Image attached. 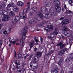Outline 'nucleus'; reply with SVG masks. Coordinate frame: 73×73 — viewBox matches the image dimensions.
Returning a JSON list of instances; mask_svg holds the SVG:
<instances>
[{"label": "nucleus", "mask_w": 73, "mask_h": 73, "mask_svg": "<svg viewBox=\"0 0 73 73\" xmlns=\"http://www.w3.org/2000/svg\"><path fill=\"white\" fill-rule=\"evenodd\" d=\"M53 11V12H52V11H48V12L50 13V14H46L44 16H43L42 13L40 12H39L38 13H36V14L37 16V17H40V18H41V19L44 18V17L45 18V19H50V18L52 17V15L54 16H55L57 15V13L56 12H55L54 11V9Z\"/></svg>", "instance_id": "nucleus-1"}, {"label": "nucleus", "mask_w": 73, "mask_h": 73, "mask_svg": "<svg viewBox=\"0 0 73 73\" xmlns=\"http://www.w3.org/2000/svg\"><path fill=\"white\" fill-rule=\"evenodd\" d=\"M65 34L68 37H70L71 38H73V33L72 31L68 29L67 27L64 26V27Z\"/></svg>", "instance_id": "nucleus-2"}, {"label": "nucleus", "mask_w": 73, "mask_h": 73, "mask_svg": "<svg viewBox=\"0 0 73 73\" xmlns=\"http://www.w3.org/2000/svg\"><path fill=\"white\" fill-rule=\"evenodd\" d=\"M28 10L24 9L23 10V13H19V16L21 19H24L25 18H27V14L28 13Z\"/></svg>", "instance_id": "nucleus-3"}, {"label": "nucleus", "mask_w": 73, "mask_h": 73, "mask_svg": "<svg viewBox=\"0 0 73 73\" xmlns=\"http://www.w3.org/2000/svg\"><path fill=\"white\" fill-rule=\"evenodd\" d=\"M39 10L41 12H45V11H49L50 12H53V10H54V8L53 7H51L50 8V9H48L46 8V7H42Z\"/></svg>", "instance_id": "nucleus-4"}, {"label": "nucleus", "mask_w": 73, "mask_h": 73, "mask_svg": "<svg viewBox=\"0 0 73 73\" xmlns=\"http://www.w3.org/2000/svg\"><path fill=\"white\" fill-rule=\"evenodd\" d=\"M6 12V11L5 10H3L2 11V13L3 15H4L5 16L3 17L2 18V21H8V20H9V19H10V17H9L8 15H6L4 13Z\"/></svg>", "instance_id": "nucleus-5"}, {"label": "nucleus", "mask_w": 73, "mask_h": 73, "mask_svg": "<svg viewBox=\"0 0 73 73\" xmlns=\"http://www.w3.org/2000/svg\"><path fill=\"white\" fill-rule=\"evenodd\" d=\"M23 32V36H22V39L23 40H24L25 38V36H26V34H27V32H28V28L27 27H25V28H24Z\"/></svg>", "instance_id": "nucleus-6"}, {"label": "nucleus", "mask_w": 73, "mask_h": 73, "mask_svg": "<svg viewBox=\"0 0 73 73\" xmlns=\"http://www.w3.org/2000/svg\"><path fill=\"white\" fill-rule=\"evenodd\" d=\"M19 20H20V17H19V16H16L15 19H14V20L12 22V24H13V25H16V23L17 22V21H18Z\"/></svg>", "instance_id": "nucleus-7"}, {"label": "nucleus", "mask_w": 73, "mask_h": 73, "mask_svg": "<svg viewBox=\"0 0 73 73\" xmlns=\"http://www.w3.org/2000/svg\"><path fill=\"white\" fill-rule=\"evenodd\" d=\"M34 41L32 40L31 41L30 43L29 44V45L30 46V49H29V51H31V49L33 47V46L35 45V43H34Z\"/></svg>", "instance_id": "nucleus-8"}, {"label": "nucleus", "mask_w": 73, "mask_h": 73, "mask_svg": "<svg viewBox=\"0 0 73 73\" xmlns=\"http://www.w3.org/2000/svg\"><path fill=\"white\" fill-rule=\"evenodd\" d=\"M48 29H50V30H52L53 29V26L52 25H50V26H48L47 27H46L45 28V30L46 31V32L49 31V30H48Z\"/></svg>", "instance_id": "nucleus-9"}, {"label": "nucleus", "mask_w": 73, "mask_h": 73, "mask_svg": "<svg viewBox=\"0 0 73 73\" xmlns=\"http://www.w3.org/2000/svg\"><path fill=\"white\" fill-rule=\"evenodd\" d=\"M69 20L68 19H65L62 22L61 24L62 25H65L66 24H67L68 23H69Z\"/></svg>", "instance_id": "nucleus-10"}, {"label": "nucleus", "mask_w": 73, "mask_h": 73, "mask_svg": "<svg viewBox=\"0 0 73 73\" xmlns=\"http://www.w3.org/2000/svg\"><path fill=\"white\" fill-rule=\"evenodd\" d=\"M45 4L46 5L47 7H50L51 6V3L48 1H46L45 3Z\"/></svg>", "instance_id": "nucleus-11"}, {"label": "nucleus", "mask_w": 73, "mask_h": 73, "mask_svg": "<svg viewBox=\"0 0 73 73\" xmlns=\"http://www.w3.org/2000/svg\"><path fill=\"white\" fill-rule=\"evenodd\" d=\"M58 5H55V8L57 12H60L61 11V8Z\"/></svg>", "instance_id": "nucleus-12"}, {"label": "nucleus", "mask_w": 73, "mask_h": 73, "mask_svg": "<svg viewBox=\"0 0 73 73\" xmlns=\"http://www.w3.org/2000/svg\"><path fill=\"white\" fill-rule=\"evenodd\" d=\"M58 68L57 67L54 68V70H52L51 73H58Z\"/></svg>", "instance_id": "nucleus-13"}, {"label": "nucleus", "mask_w": 73, "mask_h": 73, "mask_svg": "<svg viewBox=\"0 0 73 73\" xmlns=\"http://www.w3.org/2000/svg\"><path fill=\"white\" fill-rule=\"evenodd\" d=\"M17 5H18V6L22 7L23 5H24V3L21 1H19L17 3Z\"/></svg>", "instance_id": "nucleus-14"}, {"label": "nucleus", "mask_w": 73, "mask_h": 73, "mask_svg": "<svg viewBox=\"0 0 73 73\" xmlns=\"http://www.w3.org/2000/svg\"><path fill=\"white\" fill-rule=\"evenodd\" d=\"M37 9V7H35V6L31 8V9L33 10V11H34V12L35 13L36 12V17H37V14H36V13H38V12H37V10H35V9Z\"/></svg>", "instance_id": "nucleus-15"}, {"label": "nucleus", "mask_w": 73, "mask_h": 73, "mask_svg": "<svg viewBox=\"0 0 73 73\" xmlns=\"http://www.w3.org/2000/svg\"><path fill=\"white\" fill-rule=\"evenodd\" d=\"M57 46H60V49H62V48L64 47L65 45L62 44V42H60L57 45Z\"/></svg>", "instance_id": "nucleus-16"}, {"label": "nucleus", "mask_w": 73, "mask_h": 73, "mask_svg": "<svg viewBox=\"0 0 73 73\" xmlns=\"http://www.w3.org/2000/svg\"><path fill=\"white\" fill-rule=\"evenodd\" d=\"M33 60L34 61L36 60L35 63L34 64H37V62H38V58L37 57L35 56L33 58Z\"/></svg>", "instance_id": "nucleus-17"}, {"label": "nucleus", "mask_w": 73, "mask_h": 73, "mask_svg": "<svg viewBox=\"0 0 73 73\" xmlns=\"http://www.w3.org/2000/svg\"><path fill=\"white\" fill-rule=\"evenodd\" d=\"M6 4L7 3H5L3 4L0 5V11L1 10V9H4L5 6H6Z\"/></svg>", "instance_id": "nucleus-18"}, {"label": "nucleus", "mask_w": 73, "mask_h": 73, "mask_svg": "<svg viewBox=\"0 0 73 73\" xmlns=\"http://www.w3.org/2000/svg\"><path fill=\"white\" fill-rule=\"evenodd\" d=\"M66 13H68V14H69V16H72L73 15V13H72V12L69 10H66Z\"/></svg>", "instance_id": "nucleus-19"}, {"label": "nucleus", "mask_w": 73, "mask_h": 73, "mask_svg": "<svg viewBox=\"0 0 73 73\" xmlns=\"http://www.w3.org/2000/svg\"><path fill=\"white\" fill-rule=\"evenodd\" d=\"M27 5H28L27 6V8L26 9V10H27L28 11V9H30V6H31V3L30 2H28L27 3Z\"/></svg>", "instance_id": "nucleus-20"}, {"label": "nucleus", "mask_w": 73, "mask_h": 73, "mask_svg": "<svg viewBox=\"0 0 73 73\" xmlns=\"http://www.w3.org/2000/svg\"><path fill=\"white\" fill-rule=\"evenodd\" d=\"M42 54V52H38L36 53V56L38 57H41V56Z\"/></svg>", "instance_id": "nucleus-21"}, {"label": "nucleus", "mask_w": 73, "mask_h": 73, "mask_svg": "<svg viewBox=\"0 0 73 73\" xmlns=\"http://www.w3.org/2000/svg\"><path fill=\"white\" fill-rule=\"evenodd\" d=\"M9 15L12 17H14V16H15V13H13V11H11Z\"/></svg>", "instance_id": "nucleus-22"}, {"label": "nucleus", "mask_w": 73, "mask_h": 73, "mask_svg": "<svg viewBox=\"0 0 73 73\" xmlns=\"http://www.w3.org/2000/svg\"><path fill=\"white\" fill-rule=\"evenodd\" d=\"M54 3L56 5H58V6L59 4H60V2L58 0L54 1Z\"/></svg>", "instance_id": "nucleus-23"}, {"label": "nucleus", "mask_w": 73, "mask_h": 73, "mask_svg": "<svg viewBox=\"0 0 73 73\" xmlns=\"http://www.w3.org/2000/svg\"><path fill=\"white\" fill-rule=\"evenodd\" d=\"M36 22H37V21H35L34 20H31L29 21V23H30V24H35V23H36Z\"/></svg>", "instance_id": "nucleus-24"}, {"label": "nucleus", "mask_w": 73, "mask_h": 73, "mask_svg": "<svg viewBox=\"0 0 73 73\" xmlns=\"http://www.w3.org/2000/svg\"><path fill=\"white\" fill-rule=\"evenodd\" d=\"M8 7H7L6 9L7 10V11H11V8H10V7H11V4H8Z\"/></svg>", "instance_id": "nucleus-25"}, {"label": "nucleus", "mask_w": 73, "mask_h": 73, "mask_svg": "<svg viewBox=\"0 0 73 73\" xmlns=\"http://www.w3.org/2000/svg\"><path fill=\"white\" fill-rule=\"evenodd\" d=\"M68 3L71 6H73V1L70 0L68 1Z\"/></svg>", "instance_id": "nucleus-26"}, {"label": "nucleus", "mask_w": 73, "mask_h": 73, "mask_svg": "<svg viewBox=\"0 0 73 73\" xmlns=\"http://www.w3.org/2000/svg\"><path fill=\"white\" fill-rule=\"evenodd\" d=\"M57 28H56L55 29V31L54 32V34L55 35H57V34H58V33L57 32Z\"/></svg>", "instance_id": "nucleus-27"}, {"label": "nucleus", "mask_w": 73, "mask_h": 73, "mask_svg": "<svg viewBox=\"0 0 73 73\" xmlns=\"http://www.w3.org/2000/svg\"><path fill=\"white\" fill-rule=\"evenodd\" d=\"M70 59L72 60V61H73V53L71 54L70 55Z\"/></svg>", "instance_id": "nucleus-28"}, {"label": "nucleus", "mask_w": 73, "mask_h": 73, "mask_svg": "<svg viewBox=\"0 0 73 73\" xmlns=\"http://www.w3.org/2000/svg\"><path fill=\"white\" fill-rule=\"evenodd\" d=\"M14 11L15 12H18L19 11V9H18L16 7H14Z\"/></svg>", "instance_id": "nucleus-29"}, {"label": "nucleus", "mask_w": 73, "mask_h": 73, "mask_svg": "<svg viewBox=\"0 0 73 73\" xmlns=\"http://www.w3.org/2000/svg\"><path fill=\"white\" fill-rule=\"evenodd\" d=\"M30 67H31V68H33V69H35L37 68V66H34L33 65H32L31 64H30Z\"/></svg>", "instance_id": "nucleus-30"}, {"label": "nucleus", "mask_w": 73, "mask_h": 73, "mask_svg": "<svg viewBox=\"0 0 73 73\" xmlns=\"http://www.w3.org/2000/svg\"><path fill=\"white\" fill-rule=\"evenodd\" d=\"M13 39V38L12 37H11L9 38V41L11 43H12V40Z\"/></svg>", "instance_id": "nucleus-31"}, {"label": "nucleus", "mask_w": 73, "mask_h": 73, "mask_svg": "<svg viewBox=\"0 0 73 73\" xmlns=\"http://www.w3.org/2000/svg\"><path fill=\"white\" fill-rule=\"evenodd\" d=\"M24 43V41H23V40H22L21 39V41L20 42V46H21L23 45V44Z\"/></svg>", "instance_id": "nucleus-32"}, {"label": "nucleus", "mask_w": 73, "mask_h": 73, "mask_svg": "<svg viewBox=\"0 0 73 73\" xmlns=\"http://www.w3.org/2000/svg\"><path fill=\"white\" fill-rule=\"evenodd\" d=\"M64 50L63 51H62V50H61L60 51L59 53V54H60L61 55H62V54H64Z\"/></svg>", "instance_id": "nucleus-33"}, {"label": "nucleus", "mask_w": 73, "mask_h": 73, "mask_svg": "<svg viewBox=\"0 0 73 73\" xmlns=\"http://www.w3.org/2000/svg\"><path fill=\"white\" fill-rule=\"evenodd\" d=\"M35 13L32 12H30L29 13V15L31 16H33L34 15Z\"/></svg>", "instance_id": "nucleus-34"}, {"label": "nucleus", "mask_w": 73, "mask_h": 73, "mask_svg": "<svg viewBox=\"0 0 73 73\" xmlns=\"http://www.w3.org/2000/svg\"><path fill=\"white\" fill-rule=\"evenodd\" d=\"M61 60H60L58 63V64L60 66H62V62H61Z\"/></svg>", "instance_id": "nucleus-35"}, {"label": "nucleus", "mask_w": 73, "mask_h": 73, "mask_svg": "<svg viewBox=\"0 0 73 73\" xmlns=\"http://www.w3.org/2000/svg\"><path fill=\"white\" fill-rule=\"evenodd\" d=\"M19 41V40L18 39H16L14 41H13L12 42V43L13 44V45H15L16 42H17V41Z\"/></svg>", "instance_id": "nucleus-36"}, {"label": "nucleus", "mask_w": 73, "mask_h": 73, "mask_svg": "<svg viewBox=\"0 0 73 73\" xmlns=\"http://www.w3.org/2000/svg\"><path fill=\"white\" fill-rule=\"evenodd\" d=\"M15 62L16 65L19 64V60H15Z\"/></svg>", "instance_id": "nucleus-37"}, {"label": "nucleus", "mask_w": 73, "mask_h": 73, "mask_svg": "<svg viewBox=\"0 0 73 73\" xmlns=\"http://www.w3.org/2000/svg\"><path fill=\"white\" fill-rule=\"evenodd\" d=\"M34 40L36 42H38V38H34Z\"/></svg>", "instance_id": "nucleus-38"}, {"label": "nucleus", "mask_w": 73, "mask_h": 73, "mask_svg": "<svg viewBox=\"0 0 73 73\" xmlns=\"http://www.w3.org/2000/svg\"><path fill=\"white\" fill-rule=\"evenodd\" d=\"M17 72H18L19 73H23V71H21V70H17Z\"/></svg>", "instance_id": "nucleus-39"}, {"label": "nucleus", "mask_w": 73, "mask_h": 73, "mask_svg": "<svg viewBox=\"0 0 73 73\" xmlns=\"http://www.w3.org/2000/svg\"><path fill=\"white\" fill-rule=\"evenodd\" d=\"M16 65V68H20V64H19Z\"/></svg>", "instance_id": "nucleus-40"}, {"label": "nucleus", "mask_w": 73, "mask_h": 73, "mask_svg": "<svg viewBox=\"0 0 73 73\" xmlns=\"http://www.w3.org/2000/svg\"><path fill=\"white\" fill-rule=\"evenodd\" d=\"M65 61L66 62H69L70 61V60L68 59V58H67L65 60Z\"/></svg>", "instance_id": "nucleus-41"}, {"label": "nucleus", "mask_w": 73, "mask_h": 73, "mask_svg": "<svg viewBox=\"0 0 73 73\" xmlns=\"http://www.w3.org/2000/svg\"><path fill=\"white\" fill-rule=\"evenodd\" d=\"M3 44V40H0V46H1Z\"/></svg>", "instance_id": "nucleus-42"}, {"label": "nucleus", "mask_w": 73, "mask_h": 73, "mask_svg": "<svg viewBox=\"0 0 73 73\" xmlns=\"http://www.w3.org/2000/svg\"><path fill=\"white\" fill-rule=\"evenodd\" d=\"M10 5H11V7H13L14 5H15V4L13 3H11V4H10Z\"/></svg>", "instance_id": "nucleus-43"}, {"label": "nucleus", "mask_w": 73, "mask_h": 73, "mask_svg": "<svg viewBox=\"0 0 73 73\" xmlns=\"http://www.w3.org/2000/svg\"><path fill=\"white\" fill-rule=\"evenodd\" d=\"M3 33L4 35H6L7 33V31L5 30L3 31Z\"/></svg>", "instance_id": "nucleus-44"}, {"label": "nucleus", "mask_w": 73, "mask_h": 73, "mask_svg": "<svg viewBox=\"0 0 73 73\" xmlns=\"http://www.w3.org/2000/svg\"><path fill=\"white\" fill-rule=\"evenodd\" d=\"M28 56H29V54H27L26 56H25V57H24V59H26L27 58V57H28Z\"/></svg>", "instance_id": "nucleus-45"}, {"label": "nucleus", "mask_w": 73, "mask_h": 73, "mask_svg": "<svg viewBox=\"0 0 73 73\" xmlns=\"http://www.w3.org/2000/svg\"><path fill=\"white\" fill-rule=\"evenodd\" d=\"M18 56L19 57V58H20L21 57V55L20 54H18Z\"/></svg>", "instance_id": "nucleus-46"}, {"label": "nucleus", "mask_w": 73, "mask_h": 73, "mask_svg": "<svg viewBox=\"0 0 73 73\" xmlns=\"http://www.w3.org/2000/svg\"><path fill=\"white\" fill-rule=\"evenodd\" d=\"M14 57H16V55H17V53H16V52H14Z\"/></svg>", "instance_id": "nucleus-47"}, {"label": "nucleus", "mask_w": 73, "mask_h": 73, "mask_svg": "<svg viewBox=\"0 0 73 73\" xmlns=\"http://www.w3.org/2000/svg\"><path fill=\"white\" fill-rule=\"evenodd\" d=\"M12 68L13 70H15V66L14 65L12 66Z\"/></svg>", "instance_id": "nucleus-48"}, {"label": "nucleus", "mask_w": 73, "mask_h": 73, "mask_svg": "<svg viewBox=\"0 0 73 73\" xmlns=\"http://www.w3.org/2000/svg\"><path fill=\"white\" fill-rule=\"evenodd\" d=\"M25 68H22V71H25Z\"/></svg>", "instance_id": "nucleus-49"}, {"label": "nucleus", "mask_w": 73, "mask_h": 73, "mask_svg": "<svg viewBox=\"0 0 73 73\" xmlns=\"http://www.w3.org/2000/svg\"><path fill=\"white\" fill-rule=\"evenodd\" d=\"M64 19V17H62L60 18L59 20H63Z\"/></svg>", "instance_id": "nucleus-50"}, {"label": "nucleus", "mask_w": 73, "mask_h": 73, "mask_svg": "<svg viewBox=\"0 0 73 73\" xmlns=\"http://www.w3.org/2000/svg\"><path fill=\"white\" fill-rule=\"evenodd\" d=\"M64 7V8L66 9V5L65 4H63Z\"/></svg>", "instance_id": "nucleus-51"}, {"label": "nucleus", "mask_w": 73, "mask_h": 73, "mask_svg": "<svg viewBox=\"0 0 73 73\" xmlns=\"http://www.w3.org/2000/svg\"><path fill=\"white\" fill-rule=\"evenodd\" d=\"M70 27L71 28H73V24L70 25Z\"/></svg>", "instance_id": "nucleus-52"}, {"label": "nucleus", "mask_w": 73, "mask_h": 73, "mask_svg": "<svg viewBox=\"0 0 73 73\" xmlns=\"http://www.w3.org/2000/svg\"><path fill=\"white\" fill-rule=\"evenodd\" d=\"M70 69H71L73 71V66H71V67L70 68Z\"/></svg>", "instance_id": "nucleus-53"}, {"label": "nucleus", "mask_w": 73, "mask_h": 73, "mask_svg": "<svg viewBox=\"0 0 73 73\" xmlns=\"http://www.w3.org/2000/svg\"><path fill=\"white\" fill-rule=\"evenodd\" d=\"M35 50H34V52H35L36 50H37V48H35L34 49Z\"/></svg>", "instance_id": "nucleus-54"}, {"label": "nucleus", "mask_w": 73, "mask_h": 73, "mask_svg": "<svg viewBox=\"0 0 73 73\" xmlns=\"http://www.w3.org/2000/svg\"><path fill=\"white\" fill-rule=\"evenodd\" d=\"M40 41L41 42H42V37H40Z\"/></svg>", "instance_id": "nucleus-55"}, {"label": "nucleus", "mask_w": 73, "mask_h": 73, "mask_svg": "<svg viewBox=\"0 0 73 73\" xmlns=\"http://www.w3.org/2000/svg\"><path fill=\"white\" fill-rule=\"evenodd\" d=\"M8 31H11V28H9V29H8Z\"/></svg>", "instance_id": "nucleus-56"}, {"label": "nucleus", "mask_w": 73, "mask_h": 73, "mask_svg": "<svg viewBox=\"0 0 73 73\" xmlns=\"http://www.w3.org/2000/svg\"><path fill=\"white\" fill-rule=\"evenodd\" d=\"M1 16H2V14L0 13V17H1Z\"/></svg>", "instance_id": "nucleus-57"}, {"label": "nucleus", "mask_w": 73, "mask_h": 73, "mask_svg": "<svg viewBox=\"0 0 73 73\" xmlns=\"http://www.w3.org/2000/svg\"><path fill=\"white\" fill-rule=\"evenodd\" d=\"M69 73H73V72L72 71H70L69 72Z\"/></svg>", "instance_id": "nucleus-58"}, {"label": "nucleus", "mask_w": 73, "mask_h": 73, "mask_svg": "<svg viewBox=\"0 0 73 73\" xmlns=\"http://www.w3.org/2000/svg\"><path fill=\"white\" fill-rule=\"evenodd\" d=\"M34 19H35V20H36V21H37V19L36 18H34Z\"/></svg>", "instance_id": "nucleus-59"}, {"label": "nucleus", "mask_w": 73, "mask_h": 73, "mask_svg": "<svg viewBox=\"0 0 73 73\" xmlns=\"http://www.w3.org/2000/svg\"><path fill=\"white\" fill-rule=\"evenodd\" d=\"M42 23L43 24H45V21H43V22H42Z\"/></svg>", "instance_id": "nucleus-60"}, {"label": "nucleus", "mask_w": 73, "mask_h": 73, "mask_svg": "<svg viewBox=\"0 0 73 73\" xmlns=\"http://www.w3.org/2000/svg\"><path fill=\"white\" fill-rule=\"evenodd\" d=\"M39 26L40 27H42V25L41 24H39Z\"/></svg>", "instance_id": "nucleus-61"}, {"label": "nucleus", "mask_w": 73, "mask_h": 73, "mask_svg": "<svg viewBox=\"0 0 73 73\" xmlns=\"http://www.w3.org/2000/svg\"><path fill=\"white\" fill-rule=\"evenodd\" d=\"M16 44L17 45H19V43H17Z\"/></svg>", "instance_id": "nucleus-62"}, {"label": "nucleus", "mask_w": 73, "mask_h": 73, "mask_svg": "<svg viewBox=\"0 0 73 73\" xmlns=\"http://www.w3.org/2000/svg\"><path fill=\"white\" fill-rule=\"evenodd\" d=\"M2 27V25H1L0 24V29Z\"/></svg>", "instance_id": "nucleus-63"}, {"label": "nucleus", "mask_w": 73, "mask_h": 73, "mask_svg": "<svg viewBox=\"0 0 73 73\" xmlns=\"http://www.w3.org/2000/svg\"><path fill=\"white\" fill-rule=\"evenodd\" d=\"M60 73H64V71H62V72H61Z\"/></svg>", "instance_id": "nucleus-64"}]
</instances>
